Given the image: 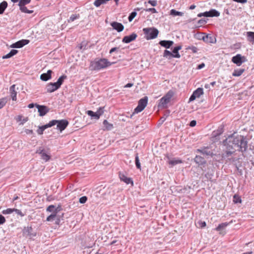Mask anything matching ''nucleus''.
<instances>
[{
  "label": "nucleus",
  "mask_w": 254,
  "mask_h": 254,
  "mask_svg": "<svg viewBox=\"0 0 254 254\" xmlns=\"http://www.w3.org/2000/svg\"><path fill=\"white\" fill-rule=\"evenodd\" d=\"M201 38L204 42L207 43H214L216 42V39L210 34L205 35L202 36Z\"/></svg>",
  "instance_id": "nucleus-18"
},
{
  "label": "nucleus",
  "mask_w": 254,
  "mask_h": 254,
  "mask_svg": "<svg viewBox=\"0 0 254 254\" xmlns=\"http://www.w3.org/2000/svg\"><path fill=\"white\" fill-rule=\"evenodd\" d=\"M54 121L56 122L55 125H57V129L59 130L60 132H62L64 130L69 124L68 121L65 119L60 120H54Z\"/></svg>",
  "instance_id": "nucleus-7"
},
{
  "label": "nucleus",
  "mask_w": 254,
  "mask_h": 254,
  "mask_svg": "<svg viewBox=\"0 0 254 254\" xmlns=\"http://www.w3.org/2000/svg\"><path fill=\"white\" fill-rule=\"evenodd\" d=\"M193 93L195 95V97L199 98L203 94V89L202 88H198L193 92Z\"/></svg>",
  "instance_id": "nucleus-34"
},
{
  "label": "nucleus",
  "mask_w": 254,
  "mask_h": 254,
  "mask_svg": "<svg viewBox=\"0 0 254 254\" xmlns=\"http://www.w3.org/2000/svg\"><path fill=\"white\" fill-rule=\"evenodd\" d=\"M135 164L136 167L138 169H141V165L139 162L138 153H136L135 157Z\"/></svg>",
  "instance_id": "nucleus-42"
},
{
  "label": "nucleus",
  "mask_w": 254,
  "mask_h": 254,
  "mask_svg": "<svg viewBox=\"0 0 254 254\" xmlns=\"http://www.w3.org/2000/svg\"><path fill=\"white\" fill-rule=\"evenodd\" d=\"M23 233L30 239L35 237L37 235L36 232L33 231V229L31 227H27V228L25 227L23 229Z\"/></svg>",
  "instance_id": "nucleus-13"
},
{
  "label": "nucleus",
  "mask_w": 254,
  "mask_h": 254,
  "mask_svg": "<svg viewBox=\"0 0 254 254\" xmlns=\"http://www.w3.org/2000/svg\"><path fill=\"white\" fill-rule=\"evenodd\" d=\"M147 2L149 4H150L153 6H155L157 4V2L156 0H149Z\"/></svg>",
  "instance_id": "nucleus-62"
},
{
  "label": "nucleus",
  "mask_w": 254,
  "mask_h": 254,
  "mask_svg": "<svg viewBox=\"0 0 254 254\" xmlns=\"http://www.w3.org/2000/svg\"><path fill=\"white\" fill-rule=\"evenodd\" d=\"M170 101H168L165 97H163L161 98L160 100V102L158 105L159 107H163L165 108L167 107V104Z\"/></svg>",
  "instance_id": "nucleus-24"
},
{
  "label": "nucleus",
  "mask_w": 254,
  "mask_h": 254,
  "mask_svg": "<svg viewBox=\"0 0 254 254\" xmlns=\"http://www.w3.org/2000/svg\"><path fill=\"white\" fill-rule=\"evenodd\" d=\"M19 9L22 12L26 13H32L33 12V10H28L25 6L19 7Z\"/></svg>",
  "instance_id": "nucleus-45"
},
{
  "label": "nucleus",
  "mask_w": 254,
  "mask_h": 254,
  "mask_svg": "<svg viewBox=\"0 0 254 254\" xmlns=\"http://www.w3.org/2000/svg\"><path fill=\"white\" fill-rule=\"evenodd\" d=\"M45 150L44 149H42V147H40L38 148V149L37 150L36 153H38L39 154H42V153L44 152Z\"/></svg>",
  "instance_id": "nucleus-63"
},
{
  "label": "nucleus",
  "mask_w": 254,
  "mask_h": 254,
  "mask_svg": "<svg viewBox=\"0 0 254 254\" xmlns=\"http://www.w3.org/2000/svg\"><path fill=\"white\" fill-rule=\"evenodd\" d=\"M12 212H13V208H7L5 210H3L2 211V213L3 214H11Z\"/></svg>",
  "instance_id": "nucleus-50"
},
{
  "label": "nucleus",
  "mask_w": 254,
  "mask_h": 254,
  "mask_svg": "<svg viewBox=\"0 0 254 254\" xmlns=\"http://www.w3.org/2000/svg\"><path fill=\"white\" fill-rule=\"evenodd\" d=\"M146 11L151 12L152 13H157L156 9L155 8H149L145 9Z\"/></svg>",
  "instance_id": "nucleus-61"
},
{
  "label": "nucleus",
  "mask_w": 254,
  "mask_h": 254,
  "mask_svg": "<svg viewBox=\"0 0 254 254\" xmlns=\"http://www.w3.org/2000/svg\"><path fill=\"white\" fill-rule=\"evenodd\" d=\"M56 123V121H54V120H53L51 121L49 123L42 126L43 128H44L45 130L47 128L51 127L54 126H55Z\"/></svg>",
  "instance_id": "nucleus-41"
},
{
  "label": "nucleus",
  "mask_w": 254,
  "mask_h": 254,
  "mask_svg": "<svg viewBox=\"0 0 254 254\" xmlns=\"http://www.w3.org/2000/svg\"><path fill=\"white\" fill-rule=\"evenodd\" d=\"M79 17H80L79 14H72L70 16L69 19L68 20V22H72V21H74L75 19H77L79 18Z\"/></svg>",
  "instance_id": "nucleus-44"
},
{
  "label": "nucleus",
  "mask_w": 254,
  "mask_h": 254,
  "mask_svg": "<svg viewBox=\"0 0 254 254\" xmlns=\"http://www.w3.org/2000/svg\"><path fill=\"white\" fill-rule=\"evenodd\" d=\"M247 40L252 43H254V32L249 31L247 32Z\"/></svg>",
  "instance_id": "nucleus-25"
},
{
  "label": "nucleus",
  "mask_w": 254,
  "mask_h": 254,
  "mask_svg": "<svg viewBox=\"0 0 254 254\" xmlns=\"http://www.w3.org/2000/svg\"><path fill=\"white\" fill-rule=\"evenodd\" d=\"M174 42L171 40H161L159 42V44L166 49H169L174 44Z\"/></svg>",
  "instance_id": "nucleus-17"
},
{
  "label": "nucleus",
  "mask_w": 254,
  "mask_h": 254,
  "mask_svg": "<svg viewBox=\"0 0 254 254\" xmlns=\"http://www.w3.org/2000/svg\"><path fill=\"white\" fill-rule=\"evenodd\" d=\"M87 43L86 42H82L79 46V49L81 50H85L87 49Z\"/></svg>",
  "instance_id": "nucleus-51"
},
{
  "label": "nucleus",
  "mask_w": 254,
  "mask_h": 254,
  "mask_svg": "<svg viewBox=\"0 0 254 254\" xmlns=\"http://www.w3.org/2000/svg\"><path fill=\"white\" fill-rule=\"evenodd\" d=\"M67 78V76L65 75H63L61 76L58 79L57 81L56 82L57 85L60 88L61 86V85L63 84L64 80L65 79Z\"/></svg>",
  "instance_id": "nucleus-26"
},
{
  "label": "nucleus",
  "mask_w": 254,
  "mask_h": 254,
  "mask_svg": "<svg viewBox=\"0 0 254 254\" xmlns=\"http://www.w3.org/2000/svg\"><path fill=\"white\" fill-rule=\"evenodd\" d=\"M59 89L56 82H50L46 86L47 92L52 93Z\"/></svg>",
  "instance_id": "nucleus-15"
},
{
  "label": "nucleus",
  "mask_w": 254,
  "mask_h": 254,
  "mask_svg": "<svg viewBox=\"0 0 254 254\" xmlns=\"http://www.w3.org/2000/svg\"><path fill=\"white\" fill-rule=\"evenodd\" d=\"M11 93V97L13 101L16 100L17 92L16 91H10Z\"/></svg>",
  "instance_id": "nucleus-53"
},
{
  "label": "nucleus",
  "mask_w": 254,
  "mask_h": 254,
  "mask_svg": "<svg viewBox=\"0 0 254 254\" xmlns=\"http://www.w3.org/2000/svg\"><path fill=\"white\" fill-rule=\"evenodd\" d=\"M174 92L172 90H170L164 96V97H165V98H166L167 100H168V101H170L171 99L172 98V97L174 96Z\"/></svg>",
  "instance_id": "nucleus-36"
},
{
  "label": "nucleus",
  "mask_w": 254,
  "mask_h": 254,
  "mask_svg": "<svg viewBox=\"0 0 254 254\" xmlns=\"http://www.w3.org/2000/svg\"><path fill=\"white\" fill-rule=\"evenodd\" d=\"M62 206L60 205H59L57 207H56L55 206V210L54 211V212L56 214H57V213L58 212H59L60 211H61V210H62Z\"/></svg>",
  "instance_id": "nucleus-58"
},
{
  "label": "nucleus",
  "mask_w": 254,
  "mask_h": 254,
  "mask_svg": "<svg viewBox=\"0 0 254 254\" xmlns=\"http://www.w3.org/2000/svg\"><path fill=\"white\" fill-rule=\"evenodd\" d=\"M44 130H45V129L44 128H43L42 126H40L38 127V129L37 130V132L38 133V134L41 135V134H43V132Z\"/></svg>",
  "instance_id": "nucleus-56"
},
{
  "label": "nucleus",
  "mask_w": 254,
  "mask_h": 254,
  "mask_svg": "<svg viewBox=\"0 0 254 254\" xmlns=\"http://www.w3.org/2000/svg\"><path fill=\"white\" fill-rule=\"evenodd\" d=\"M13 212H15L17 214L23 217L25 215V214L22 212V211L18 209L13 208Z\"/></svg>",
  "instance_id": "nucleus-54"
},
{
  "label": "nucleus",
  "mask_w": 254,
  "mask_h": 254,
  "mask_svg": "<svg viewBox=\"0 0 254 254\" xmlns=\"http://www.w3.org/2000/svg\"><path fill=\"white\" fill-rule=\"evenodd\" d=\"M194 161L198 164V166H200L201 168L203 170L202 168H205L206 164V160L202 157L199 155H196L194 158Z\"/></svg>",
  "instance_id": "nucleus-9"
},
{
  "label": "nucleus",
  "mask_w": 254,
  "mask_h": 254,
  "mask_svg": "<svg viewBox=\"0 0 254 254\" xmlns=\"http://www.w3.org/2000/svg\"><path fill=\"white\" fill-rule=\"evenodd\" d=\"M166 157L168 159L167 162L171 166V167L182 163V161L180 159H176L174 158H170L169 156H167Z\"/></svg>",
  "instance_id": "nucleus-19"
},
{
  "label": "nucleus",
  "mask_w": 254,
  "mask_h": 254,
  "mask_svg": "<svg viewBox=\"0 0 254 254\" xmlns=\"http://www.w3.org/2000/svg\"><path fill=\"white\" fill-rule=\"evenodd\" d=\"M197 152H199L203 155L210 156L211 157H213L215 155L212 151L209 150L208 147H204L202 149H198L197 150Z\"/></svg>",
  "instance_id": "nucleus-22"
},
{
  "label": "nucleus",
  "mask_w": 254,
  "mask_h": 254,
  "mask_svg": "<svg viewBox=\"0 0 254 254\" xmlns=\"http://www.w3.org/2000/svg\"><path fill=\"white\" fill-rule=\"evenodd\" d=\"M56 123V121H54V120H53L51 121L49 123L42 126L43 128H44L45 130L47 128L51 127L54 126H55Z\"/></svg>",
  "instance_id": "nucleus-40"
},
{
  "label": "nucleus",
  "mask_w": 254,
  "mask_h": 254,
  "mask_svg": "<svg viewBox=\"0 0 254 254\" xmlns=\"http://www.w3.org/2000/svg\"><path fill=\"white\" fill-rule=\"evenodd\" d=\"M197 224H198L199 227L201 228L205 227L206 225V222L205 221H202L201 220L197 222Z\"/></svg>",
  "instance_id": "nucleus-57"
},
{
  "label": "nucleus",
  "mask_w": 254,
  "mask_h": 254,
  "mask_svg": "<svg viewBox=\"0 0 254 254\" xmlns=\"http://www.w3.org/2000/svg\"><path fill=\"white\" fill-rule=\"evenodd\" d=\"M87 200V197L86 196H83L81 197L79 199V202L81 204L85 203Z\"/></svg>",
  "instance_id": "nucleus-52"
},
{
  "label": "nucleus",
  "mask_w": 254,
  "mask_h": 254,
  "mask_svg": "<svg viewBox=\"0 0 254 254\" xmlns=\"http://www.w3.org/2000/svg\"><path fill=\"white\" fill-rule=\"evenodd\" d=\"M235 141V133L229 135L223 140L222 144L225 147V151L222 154V158H228L236 151L237 145Z\"/></svg>",
  "instance_id": "nucleus-1"
},
{
  "label": "nucleus",
  "mask_w": 254,
  "mask_h": 254,
  "mask_svg": "<svg viewBox=\"0 0 254 254\" xmlns=\"http://www.w3.org/2000/svg\"><path fill=\"white\" fill-rule=\"evenodd\" d=\"M108 1V0H95L94 4L96 7L100 6L101 4H105Z\"/></svg>",
  "instance_id": "nucleus-38"
},
{
  "label": "nucleus",
  "mask_w": 254,
  "mask_h": 254,
  "mask_svg": "<svg viewBox=\"0 0 254 254\" xmlns=\"http://www.w3.org/2000/svg\"><path fill=\"white\" fill-rule=\"evenodd\" d=\"M241 197L237 194H235L233 196V202L234 203H238L241 202Z\"/></svg>",
  "instance_id": "nucleus-47"
},
{
  "label": "nucleus",
  "mask_w": 254,
  "mask_h": 254,
  "mask_svg": "<svg viewBox=\"0 0 254 254\" xmlns=\"http://www.w3.org/2000/svg\"><path fill=\"white\" fill-rule=\"evenodd\" d=\"M163 57L168 59L169 60L171 59L172 58H174L172 52H171L167 50H165L164 51Z\"/></svg>",
  "instance_id": "nucleus-29"
},
{
  "label": "nucleus",
  "mask_w": 254,
  "mask_h": 254,
  "mask_svg": "<svg viewBox=\"0 0 254 254\" xmlns=\"http://www.w3.org/2000/svg\"><path fill=\"white\" fill-rule=\"evenodd\" d=\"M186 50H191L192 53H196L198 51V49L193 46H188L186 48Z\"/></svg>",
  "instance_id": "nucleus-49"
},
{
  "label": "nucleus",
  "mask_w": 254,
  "mask_h": 254,
  "mask_svg": "<svg viewBox=\"0 0 254 254\" xmlns=\"http://www.w3.org/2000/svg\"><path fill=\"white\" fill-rule=\"evenodd\" d=\"M147 102L148 97L147 96H144L142 98L140 99L138 101L137 106L134 109V112L131 116H132L134 113H138L143 111L146 106Z\"/></svg>",
  "instance_id": "nucleus-5"
},
{
  "label": "nucleus",
  "mask_w": 254,
  "mask_h": 254,
  "mask_svg": "<svg viewBox=\"0 0 254 254\" xmlns=\"http://www.w3.org/2000/svg\"><path fill=\"white\" fill-rule=\"evenodd\" d=\"M228 225V223H222L220 224L215 229V230L217 231H220L223 230L224 229L226 228V227Z\"/></svg>",
  "instance_id": "nucleus-35"
},
{
  "label": "nucleus",
  "mask_w": 254,
  "mask_h": 254,
  "mask_svg": "<svg viewBox=\"0 0 254 254\" xmlns=\"http://www.w3.org/2000/svg\"><path fill=\"white\" fill-rule=\"evenodd\" d=\"M142 31L147 40L155 39L159 34L158 30L155 27L144 28Z\"/></svg>",
  "instance_id": "nucleus-4"
},
{
  "label": "nucleus",
  "mask_w": 254,
  "mask_h": 254,
  "mask_svg": "<svg viewBox=\"0 0 254 254\" xmlns=\"http://www.w3.org/2000/svg\"><path fill=\"white\" fill-rule=\"evenodd\" d=\"M206 17H218L220 15V12L215 9H211L208 11H206Z\"/></svg>",
  "instance_id": "nucleus-21"
},
{
  "label": "nucleus",
  "mask_w": 254,
  "mask_h": 254,
  "mask_svg": "<svg viewBox=\"0 0 254 254\" xmlns=\"http://www.w3.org/2000/svg\"><path fill=\"white\" fill-rule=\"evenodd\" d=\"M55 208V206L54 205H50L47 208V211L53 213Z\"/></svg>",
  "instance_id": "nucleus-55"
},
{
  "label": "nucleus",
  "mask_w": 254,
  "mask_h": 254,
  "mask_svg": "<svg viewBox=\"0 0 254 254\" xmlns=\"http://www.w3.org/2000/svg\"><path fill=\"white\" fill-rule=\"evenodd\" d=\"M31 0H19L18 5L19 7L24 6L25 5L29 4Z\"/></svg>",
  "instance_id": "nucleus-39"
},
{
  "label": "nucleus",
  "mask_w": 254,
  "mask_h": 254,
  "mask_svg": "<svg viewBox=\"0 0 254 254\" xmlns=\"http://www.w3.org/2000/svg\"><path fill=\"white\" fill-rule=\"evenodd\" d=\"M207 23V20L204 18H202L198 20V24L199 25H204Z\"/></svg>",
  "instance_id": "nucleus-59"
},
{
  "label": "nucleus",
  "mask_w": 254,
  "mask_h": 254,
  "mask_svg": "<svg viewBox=\"0 0 254 254\" xmlns=\"http://www.w3.org/2000/svg\"><path fill=\"white\" fill-rule=\"evenodd\" d=\"M137 14V13L136 11H133L132 12H131L128 17V20L129 22H131L133 19V18L136 16Z\"/></svg>",
  "instance_id": "nucleus-48"
},
{
  "label": "nucleus",
  "mask_w": 254,
  "mask_h": 254,
  "mask_svg": "<svg viewBox=\"0 0 254 254\" xmlns=\"http://www.w3.org/2000/svg\"><path fill=\"white\" fill-rule=\"evenodd\" d=\"M57 217V214H56L54 212L52 213L51 215L48 216L46 219V220L49 222H53Z\"/></svg>",
  "instance_id": "nucleus-37"
},
{
  "label": "nucleus",
  "mask_w": 254,
  "mask_h": 254,
  "mask_svg": "<svg viewBox=\"0 0 254 254\" xmlns=\"http://www.w3.org/2000/svg\"><path fill=\"white\" fill-rule=\"evenodd\" d=\"M104 107H100L98 110L94 112L91 110L86 111V114L91 117L92 119L98 120L104 112Z\"/></svg>",
  "instance_id": "nucleus-6"
},
{
  "label": "nucleus",
  "mask_w": 254,
  "mask_h": 254,
  "mask_svg": "<svg viewBox=\"0 0 254 254\" xmlns=\"http://www.w3.org/2000/svg\"><path fill=\"white\" fill-rule=\"evenodd\" d=\"M30 42L29 40L22 39L12 44L10 47L12 48H20L24 46L27 45Z\"/></svg>",
  "instance_id": "nucleus-10"
},
{
  "label": "nucleus",
  "mask_w": 254,
  "mask_h": 254,
  "mask_svg": "<svg viewBox=\"0 0 254 254\" xmlns=\"http://www.w3.org/2000/svg\"><path fill=\"white\" fill-rule=\"evenodd\" d=\"M224 131L223 127L220 126L216 131L213 132V135L215 137L221 135Z\"/></svg>",
  "instance_id": "nucleus-28"
},
{
  "label": "nucleus",
  "mask_w": 254,
  "mask_h": 254,
  "mask_svg": "<svg viewBox=\"0 0 254 254\" xmlns=\"http://www.w3.org/2000/svg\"><path fill=\"white\" fill-rule=\"evenodd\" d=\"M5 222V217L1 214H0V225L3 224Z\"/></svg>",
  "instance_id": "nucleus-60"
},
{
  "label": "nucleus",
  "mask_w": 254,
  "mask_h": 254,
  "mask_svg": "<svg viewBox=\"0 0 254 254\" xmlns=\"http://www.w3.org/2000/svg\"><path fill=\"white\" fill-rule=\"evenodd\" d=\"M236 141L237 145L236 151L242 153L247 152L248 148L249 138L247 136L236 134Z\"/></svg>",
  "instance_id": "nucleus-3"
},
{
  "label": "nucleus",
  "mask_w": 254,
  "mask_h": 254,
  "mask_svg": "<svg viewBox=\"0 0 254 254\" xmlns=\"http://www.w3.org/2000/svg\"><path fill=\"white\" fill-rule=\"evenodd\" d=\"M196 125V121L195 120H192L190 122L189 126L191 127H194Z\"/></svg>",
  "instance_id": "nucleus-64"
},
{
  "label": "nucleus",
  "mask_w": 254,
  "mask_h": 254,
  "mask_svg": "<svg viewBox=\"0 0 254 254\" xmlns=\"http://www.w3.org/2000/svg\"><path fill=\"white\" fill-rule=\"evenodd\" d=\"M113 63L105 58H96L94 61L90 62L89 68L91 70H99L111 65Z\"/></svg>",
  "instance_id": "nucleus-2"
},
{
  "label": "nucleus",
  "mask_w": 254,
  "mask_h": 254,
  "mask_svg": "<svg viewBox=\"0 0 254 254\" xmlns=\"http://www.w3.org/2000/svg\"><path fill=\"white\" fill-rule=\"evenodd\" d=\"M232 62L237 64L238 66H240L243 63L247 61L246 57L242 56L241 54H237L236 56L232 57Z\"/></svg>",
  "instance_id": "nucleus-8"
},
{
  "label": "nucleus",
  "mask_w": 254,
  "mask_h": 254,
  "mask_svg": "<svg viewBox=\"0 0 254 254\" xmlns=\"http://www.w3.org/2000/svg\"><path fill=\"white\" fill-rule=\"evenodd\" d=\"M104 127L108 130H110L113 128V125L109 123L106 120H105L103 123Z\"/></svg>",
  "instance_id": "nucleus-33"
},
{
  "label": "nucleus",
  "mask_w": 254,
  "mask_h": 254,
  "mask_svg": "<svg viewBox=\"0 0 254 254\" xmlns=\"http://www.w3.org/2000/svg\"><path fill=\"white\" fill-rule=\"evenodd\" d=\"M53 71L52 70H48L46 73H42L40 75V79L44 81H46L52 78V73Z\"/></svg>",
  "instance_id": "nucleus-20"
},
{
  "label": "nucleus",
  "mask_w": 254,
  "mask_h": 254,
  "mask_svg": "<svg viewBox=\"0 0 254 254\" xmlns=\"http://www.w3.org/2000/svg\"><path fill=\"white\" fill-rule=\"evenodd\" d=\"M7 102V98L6 97L0 99V109L3 108Z\"/></svg>",
  "instance_id": "nucleus-43"
},
{
  "label": "nucleus",
  "mask_w": 254,
  "mask_h": 254,
  "mask_svg": "<svg viewBox=\"0 0 254 254\" xmlns=\"http://www.w3.org/2000/svg\"><path fill=\"white\" fill-rule=\"evenodd\" d=\"M119 177L121 181L125 182L127 184H131L132 186H133V181L131 178L127 177L126 175L121 172L119 173Z\"/></svg>",
  "instance_id": "nucleus-11"
},
{
  "label": "nucleus",
  "mask_w": 254,
  "mask_h": 254,
  "mask_svg": "<svg viewBox=\"0 0 254 254\" xmlns=\"http://www.w3.org/2000/svg\"><path fill=\"white\" fill-rule=\"evenodd\" d=\"M36 108L38 109V112L39 113L40 116H44L47 114L50 111V109L46 106L45 105H36Z\"/></svg>",
  "instance_id": "nucleus-12"
},
{
  "label": "nucleus",
  "mask_w": 254,
  "mask_h": 254,
  "mask_svg": "<svg viewBox=\"0 0 254 254\" xmlns=\"http://www.w3.org/2000/svg\"><path fill=\"white\" fill-rule=\"evenodd\" d=\"M182 48V45H178L176 47H174V48L172 50V53L174 58H180L181 57V55L179 53V51L181 50Z\"/></svg>",
  "instance_id": "nucleus-23"
},
{
  "label": "nucleus",
  "mask_w": 254,
  "mask_h": 254,
  "mask_svg": "<svg viewBox=\"0 0 254 254\" xmlns=\"http://www.w3.org/2000/svg\"><path fill=\"white\" fill-rule=\"evenodd\" d=\"M41 158L42 159L45 160L46 161H47L50 160L51 157L50 155H48L46 152L45 151L43 153L41 154Z\"/></svg>",
  "instance_id": "nucleus-46"
},
{
  "label": "nucleus",
  "mask_w": 254,
  "mask_h": 254,
  "mask_svg": "<svg viewBox=\"0 0 254 254\" xmlns=\"http://www.w3.org/2000/svg\"><path fill=\"white\" fill-rule=\"evenodd\" d=\"M111 25L113 28L118 32H121L123 31L124 26L121 23L118 22L114 21L111 23Z\"/></svg>",
  "instance_id": "nucleus-16"
},
{
  "label": "nucleus",
  "mask_w": 254,
  "mask_h": 254,
  "mask_svg": "<svg viewBox=\"0 0 254 254\" xmlns=\"http://www.w3.org/2000/svg\"><path fill=\"white\" fill-rule=\"evenodd\" d=\"M214 171L211 169L210 171H208L205 174V177L208 180L212 181V177L214 175Z\"/></svg>",
  "instance_id": "nucleus-32"
},
{
  "label": "nucleus",
  "mask_w": 254,
  "mask_h": 254,
  "mask_svg": "<svg viewBox=\"0 0 254 254\" xmlns=\"http://www.w3.org/2000/svg\"><path fill=\"white\" fill-rule=\"evenodd\" d=\"M170 14L173 16H182L184 15V13L182 12L178 11L174 9H172L170 11Z\"/></svg>",
  "instance_id": "nucleus-30"
},
{
  "label": "nucleus",
  "mask_w": 254,
  "mask_h": 254,
  "mask_svg": "<svg viewBox=\"0 0 254 254\" xmlns=\"http://www.w3.org/2000/svg\"><path fill=\"white\" fill-rule=\"evenodd\" d=\"M245 71V69L244 68H240L234 70V72L232 73L233 76H239L242 74V73Z\"/></svg>",
  "instance_id": "nucleus-31"
},
{
  "label": "nucleus",
  "mask_w": 254,
  "mask_h": 254,
  "mask_svg": "<svg viewBox=\"0 0 254 254\" xmlns=\"http://www.w3.org/2000/svg\"><path fill=\"white\" fill-rule=\"evenodd\" d=\"M7 2L4 0L0 3V14H2L4 13V10L7 7Z\"/></svg>",
  "instance_id": "nucleus-27"
},
{
  "label": "nucleus",
  "mask_w": 254,
  "mask_h": 254,
  "mask_svg": "<svg viewBox=\"0 0 254 254\" xmlns=\"http://www.w3.org/2000/svg\"><path fill=\"white\" fill-rule=\"evenodd\" d=\"M137 35L135 33L127 36H125L122 39V42L124 43H129L136 39Z\"/></svg>",
  "instance_id": "nucleus-14"
}]
</instances>
